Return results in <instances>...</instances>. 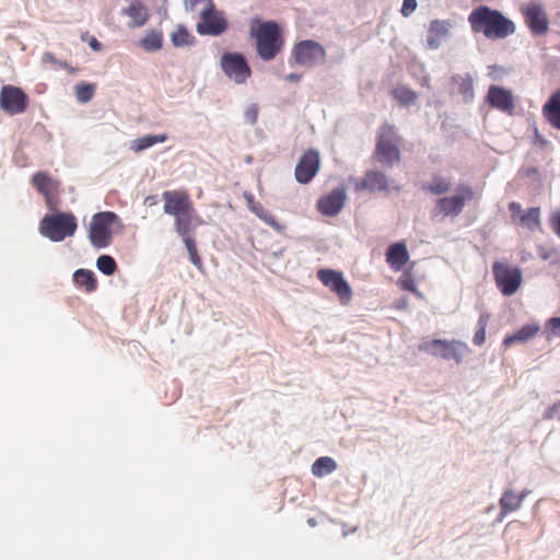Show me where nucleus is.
<instances>
[{"mask_svg":"<svg viewBox=\"0 0 560 560\" xmlns=\"http://www.w3.org/2000/svg\"><path fill=\"white\" fill-rule=\"evenodd\" d=\"M474 33H481L488 39H503L516 31L514 22L501 11L488 5H479L468 15Z\"/></svg>","mask_w":560,"mask_h":560,"instance_id":"1","label":"nucleus"},{"mask_svg":"<svg viewBox=\"0 0 560 560\" xmlns=\"http://www.w3.org/2000/svg\"><path fill=\"white\" fill-rule=\"evenodd\" d=\"M250 36L255 39L257 55L264 61L275 59L284 46L281 28L275 21L260 22L250 26Z\"/></svg>","mask_w":560,"mask_h":560,"instance_id":"2","label":"nucleus"},{"mask_svg":"<svg viewBox=\"0 0 560 560\" xmlns=\"http://www.w3.org/2000/svg\"><path fill=\"white\" fill-rule=\"evenodd\" d=\"M399 141L400 138L394 126L388 124L382 125L377 131L373 160L385 168H392L401 158L398 147Z\"/></svg>","mask_w":560,"mask_h":560,"instance_id":"3","label":"nucleus"},{"mask_svg":"<svg viewBox=\"0 0 560 560\" xmlns=\"http://www.w3.org/2000/svg\"><path fill=\"white\" fill-rule=\"evenodd\" d=\"M78 221L71 212L46 214L39 222V232L51 242H62L74 235Z\"/></svg>","mask_w":560,"mask_h":560,"instance_id":"4","label":"nucleus"},{"mask_svg":"<svg viewBox=\"0 0 560 560\" xmlns=\"http://www.w3.org/2000/svg\"><path fill=\"white\" fill-rule=\"evenodd\" d=\"M120 218L112 212L104 211L92 217L89 228V238L96 248H105L112 243L115 230L121 229Z\"/></svg>","mask_w":560,"mask_h":560,"instance_id":"5","label":"nucleus"},{"mask_svg":"<svg viewBox=\"0 0 560 560\" xmlns=\"http://www.w3.org/2000/svg\"><path fill=\"white\" fill-rule=\"evenodd\" d=\"M419 351L425 352L434 358L443 360H454L460 364L466 355L471 351L468 345L457 339H432L424 340L418 346Z\"/></svg>","mask_w":560,"mask_h":560,"instance_id":"6","label":"nucleus"},{"mask_svg":"<svg viewBox=\"0 0 560 560\" xmlns=\"http://www.w3.org/2000/svg\"><path fill=\"white\" fill-rule=\"evenodd\" d=\"M325 60V48L319 43L312 39H305L296 43L291 50V65L312 68L324 63Z\"/></svg>","mask_w":560,"mask_h":560,"instance_id":"7","label":"nucleus"},{"mask_svg":"<svg viewBox=\"0 0 560 560\" xmlns=\"http://www.w3.org/2000/svg\"><path fill=\"white\" fill-rule=\"evenodd\" d=\"M492 272L495 284L504 296H511L518 290L523 279L520 267L494 261Z\"/></svg>","mask_w":560,"mask_h":560,"instance_id":"8","label":"nucleus"},{"mask_svg":"<svg viewBox=\"0 0 560 560\" xmlns=\"http://www.w3.org/2000/svg\"><path fill=\"white\" fill-rule=\"evenodd\" d=\"M229 27V22L222 11L217 10L215 4L205 7L200 12V21L196 31L200 35L219 36Z\"/></svg>","mask_w":560,"mask_h":560,"instance_id":"9","label":"nucleus"},{"mask_svg":"<svg viewBox=\"0 0 560 560\" xmlns=\"http://www.w3.org/2000/svg\"><path fill=\"white\" fill-rule=\"evenodd\" d=\"M220 66L224 74L236 84H244L252 75V69L240 52H224Z\"/></svg>","mask_w":560,"mask_h":560,"instance_id":"10","label":"nucleus"},{"mask_svg":"<svg viewBox=\"0 0 560 560\" xmlns=\"http://www.w3.org/2000/svg\"><path fill=\"white\" fill-rule=\"evenodd\" d=\"M354 189L357 191L366 190L371 194H388L390 190L399 191L400 187L393 178H388L383 171L378 168H372L365 173L363 178L355 182Z\"/></svg>","mask_w":560,"mask_h":560,"instance_id":"11","label":"nucleus"},{"mask_svg":"<svg viewBox=\"0 0 560 560\" xmlns=\"http://www.w3.org/2000/svg\"><path fill=\"white\" fill-rule=\"evenodd\" d=\"M28 106V96L14 85H3L0 91V108L9 115H18Z\"/></svg>","mask_w":560,"mask_h":560,"instance_id":"12","label":"nucleus"},{"mask_svg":"<svg viewBox=\"0 0 560 560\" xmlns=\"http://www.w3.org/2000/svg\"><path fill=\"white\" fill-rule=\"evenodd\" d=\"M462 195L439 198L433 209V215L444 214L445 217H457L464 209L467 199L472 198V189L470 186L460 188Z\"/></svg>","mask_w":560,"mask_h":560,"instance_id":"13","label":"nucleus"},{"mask_svg":"<svg viewBox=\"0 0 560 560\" xmlns=\"http://www.w3.org/2000/svg\"><path fill=\"white\" fill-rule=\"evenodd\" d=\"M32 184L44 196L47 207L54 210L59 203L60 183L46 172L35 173Z\"/></svg>","mask_w":560,"mask_h":560,"instance_id":"14","label":"nucleus"},{"mask_svg":"<svg viewBox=\"0 0 560 560\" xmlns=\"http://www.w3.org/2000/svg\"><path fill=\"white\" fill-rule=\"evenodd\" d=\"M320 167L319 153L316 150H307L300 158L294 176L298 183L308 184L318 173Z\"/></svg>","mask_w":560,"mask_h":560,"instance_id":"15","label":"nucleus"},{"mask_svg":"<svg viewBox=\"0 0 560 560\" xmlns=\"http://www.w3.org/2000/svg\"><path fill=\"white\" fill-rule=\"evenodd\" d=\"M508 209L511 212V219L513 222H517L521 226L532 232L540 229L541 220L539 207H532L527 210H523L520 202L511 201L508 205Z\"/></svg>","mask_w":560,"mask_h":560,"instance_id":"16","label":"nucleus"},{"mask_svg":"<svg viewBox=\"0 0 560 560\" xmlns=\"http://www.w3.org/2000/svg\"><path fill=\"white\" fill-rule=\"evenodd\" d=\"M164 212L170 215H177L187 210H194L189 194L184 189L166 190L163 192Z\"/></svg>","mask_w":560,"mask_h":560,"instance_id":"17","label":"nucleus"},{"mask_svg":"<svg viewBox=\"0 0 560 560\" xmlns=\"http://www.w3.org/2000/svg\"><path fill=\"white\" fill-rule=\"evenodd\" d=\"M526 25L530 32L540 36L547 33L549 28V20L542 5L539 3H530L523 10Z\"/></svg>","mask_w":560,"mask_h":560,"instance_id":"18","label":"nucleus"},{"mask_svg":"<svg viewBox=\"0 0 560 560\" xmlns=\"http://www.w3.org/2000/svg\"><path fill=\"white\" fill-rule=\"evenodd\" d=\"M486 102L490 107L508 114H512L515 107L512 92L503 86L494 84L489 86Z\"/></svg>","mask_w":560,"mask_h":560,"instance_id":"19","label":"nucleus"},{"mask_svg":"<svg viewBox=\"0 0 560 560\" xmlns=\"http://www.w3.org/2000/svg\"><path fill=\"white\" fill-rule=\"evenodd\" d=\"M529 493L530 491L527 489L522 490L520 493L512 488L505 489L499 500L500 513L497 522H502L509 513L517 511Z\"/></svg>","mask_w":560,"mask_h":560,"instance_id":"20","label":"nucleus"},{"mask_svg":"<svg viewBox=\"0 0 560 560\" xmlns=\"http://www.w3.org/2000/svg\"><path fill=\"white\" fill-rule=\"evenodd\" d=\"M346 198L345 189H334L318 199L317 210L324 215L334 217L342 209Z\"/></svg>","mask_w":560,"mask_h":560,"instance_id":"21","label":"nucleus"},{"mask_svg":"<svg viewBox=\"0 0 560 560\" xmlns=\"http://www.w3.org/2000/svg\"><path fill=\"white\" fill-rule=\"evenodd\" d=\"M317 278L325 287L338 294L341 300L349 293V285L341 272L331 269H319L317 271Z\"/></svg>","mask_w":560,"mask_h":560,"instance_id":"22","label":"nucleus"},{"mask_svg":"<svg viewBox=\"0 0 560 560\" xmlns=\"http://www.w3.org/2000/svg\"><path fill=\"white\" fill-rule=\"evenodd\" d=\"M386 262L395 271H400L409 260V252L404 242L390 244L385 253Z\"/></svg>","mask_w":560,"mask_h":560,"instance_id":"23","label":"nucleus"},{"mask_svg":"<svg viewBox=\"0 0 560 560\" xmlns=\"http://www.w3.org/2000/svg\"><path fill=\"white\" fill-rule=\"evenodd\" d=\"M121 13L130 19L128 27L138 28L143 26L149 18L148 8L138 0H133L127 8H124Z\"/></svg>","mask_w":560,"mask_h":560,"instance_id":"24","label":"nucleus"},{"mask_svg":"<svg viewBox=\"0 0 560 560\" xmlns=\"http://www.w3.org/2000/svg\"><path fill=\"white\" fill-rule=\"evenodd\" d=\"M541 113L548 124L560 130V90L555 91L542 105Z\"/></svg>","mask_w":560,"mask_h":560,"instance_id":"25","label":"nucleus"},{"mask_svg":"<svg viewBox=\"0 0 560 560\" xmlns=\"http://www.w3.org/2000/svg\"><path fill=\"white\" fill-rule=\"evenodd\" d=\"M451 23L446 20H433L430 23L429 35L427 44L430 49H438L442 40H444L450 33Z\"/></svg>","mask_w":560,"mask_h":560,"instance_id":"26","label":"nucleus"},{"mask_svg":"<svg viewBox=\"0 0 560 560\" xmlns=\"http://www.w3.org/2000/svg\"><path fill=\"white\" fill-rule=\"evenodd\" d=\"M244 198L246 200L248 209L255 213L258 218H260L266 224L271 226L273 230L281 232L283 230V225H281L276 218L268 212L261 203L255 200V197L250 192H245Z\"/></svg>","mask_w":560,"mask_h":560,"instance_id":"27","label":"nucleus"},{"mask_svg":"<svg viewBox=\"0 0 560 560\" xmlns=\"http://www.w3.org/2000/svg\"><path fill=\"white\" fill-rule=\"evenodd\" d=\"M195 213H196V211L194 209V210H187L186 212L174 215L175 230L183 240L191 237L190 234L195 228L194 222H192L194 218H195Z\"/></svg>","mask_w":560,"mask_h":560,"instance_id":"28","label":"nucleus"},{"mask_svg":"<svg viewBox=\"0 0 560 560\" xmlns=\"http://www.w3.org/2000/svg\"><path fill=\"white\" fill-rule=\"evenodd\" d=\"M421 189L425 192L441 196L452 190V183L446 177L433 175L431 182L423 184Z\"/></svg>","mask_w":560,"mask_h":560,"instance_id":"29","label":"nucleus"},{"mask_svg":"<svg viewBox=\"0 0 560 560\" xmlns=\"http://www.w3.org/2000/svg\"><path fill=\"white\" fill-rule=\"evenodd\" d=\"M538 330H539L538 325H535V324L524 325L516 332H514L510 336H506L503 339V345L505 347H510V346L514 345L515 342H525V341L529 340L530 338H533Z\"/></svg>","mask_w":560,"mask_h":560,"instance_id":"30","label":"nucleus"},{"mask_svg":"<svg viewBox=\"0 0 560 560\" xmlns=\"http://www.w3.org/2000/svg\"><path fill=\"white\" fill-rule=\"evenodd\" d=\"M452 83L458 86V92L463 95L465 102L474 98V80L469 73L452 75Z\"/></svg>","mask_w":560,"mask_h":560,"instance_id":"31","label":"nucleus"},{"mask_svg":"<svg viewBox=\"0 0 560 560\" xmlns=\"http://www.w3.org/2000/svg\"><path fill=\"white\" fill-rule=\"evenodd\" d=\"M73 281L88 293L95 291L97 288V280L94 272L88 269H78L73 273Z\"/></svg>","mask_w":560,"mask_h":560,"instance_id":"32","label":"nucleus"},{"mask_svg":"<svg viewBox=\"0 0 560 560\" xmlns=\"http://www.w3.org/2000/svg\"><path fill=\"white\" fill-rule=\"evenodd\" d=\"M167 140V136L165 133L162 135H148L141 138H137L131 142V150L135 152H141L148 148L156 143H163Z\"/></svg>","mask_w":560,"mask_h":560,"instance_id":"33","label":"nucleus"},{"mask_svg":"<svg viewBox=\"0 0 560 560\" xmlns=\"http://www.w3.org/2000/svg\"><path fill=\"white\" fill-rule=\"evenodd\" d=\"M162 45L163 35L162 32L158 30H151L140 40V46L149 52L160 50L162 48Z\"/></svg>","mask_w":560,"mask_h":560,"instance_id":"34","label":"nucleus"},{"mask_svg":"<svg viewBox=\"0 0 560 560\" xmlns=\"http://www.w3.org/2000/svg\"><path fill=\"white\" fill-rule=\"evenodd\" d=\"M337 467L336 462L328 456L317 458L312 465V474L316 477H324L332 472Z\"/></svg>","mask_w":560,"mask_h":560,"instance_id":"35","label":"nucleus"},{"mask_svg":"<svg viewBox=\"0 0 560 560\" xmlns=\"http://www.w3.org/2000/svg\"><path fill=\"white\" fill-rule=\"evenodd\" d=\"M394 98L404 106H410L417 101V93L407 86H397L393 90Z\"/></svg>","mask_w":560,"mask_h":560,"instance_id":"36","label":"nucleus"},{"mask_svg":"<svg viewBox=\"0 0 560 560\" xmlns=\"http://www.w3.org/2000/svg\"><path fill=\"white\" fill-rule=\"evenodd\" d=\"M171 40L174 46H190L195 44V37L184 26H178L172 34Z\"/></svg>","mask_w":560,"mask_h":560,"instance_id":"37","label":"nucleus"},{"mask_svg":"<svg viewBox=\"0 0 560 560\" xmlns=\"http://www.w3.org/2000/svg\"><path fill=\"white\" fill-rule=\"evenodd\" d=\"M489 322L488 314H481L477 322V330L474 335L472 342L476 346H482L486 341V328Z\"/></svg>","mask_w":560,"mask_h":560,"instance_id":"38","label":"nucleus"},{"mask_svg":"<svg viewBox=\"0 0 560 560\" xmlns=\"http://www.w3.org/2000/svg\"><path fill=\"white\" fill-rule=\"evenodd\" d=\"M97 269L106 276H112L117 269V264L112 256L102 255L96 260Z\"/></svg>","mask_w":560,"mask_h":560,"instance_id":"39","label":"nucleus"},{"mask_svg":"<svg viewBox=\"0 0 560 560\" xmlns=\"http://www.w3.org/2000/svg\"><path fill=\"white\" fill-rule=\"evenodd\" d=\"M75 96L77 100L80 103H88L92 100L94 92H95V85L89 84V83H79L75 85Z\"/></svg>","mask_w":560,"mask_h":560,"instance_id":"40","label":"nucleus"},{"mask_svg":"<svg viewBox=\"0 0 560 560\" xmlns=\"http://www.w3.org/2000/svg\"><path fill=\"white\" fill-rule=\"evenodd\" d=\"M186 247H187V250H188V254H189V258H190V261L198 268V269H202V260L198 254V250H197V247H196V244H195V241L191 238V237H188V238H185L183 240Z\"/></svg>","mask_w":560,"mask_h":560,"instance_id":"41","label":"nucleus"},{"mask_svg":"<svg viewBox=\"0 0 560 560\" xmlns=\"http://www.w3.org/2000/svg\"><path fill=\"white\" fill-rule=\"evenodd\" d=\"M397 283L405 291L417 292V285L415 283V280H413L412 276L409 272H407V271H405L398 278V282Z\"/></svg>","mask_w":560,"mask_h":560,"instance_id":"42","label":"nucleus"},{"mask_svg":"<svg viewBox=\"0 0 560 560\" xmlns=\"http://www.w3.org/2000/svg\"><path fill=\"white\" fill-rule=\"evenodd\" d=\"M544 419L551 420L558 419L560 421V401L555 402L544 412Z\"/></svg>","mask_w":560,"mask_h":560,"instance_id":"43","label":"nucleus"},{"mask_svg":"<svg viewBox=\"0 0 560 560\" xmlns=\"http://www.w3.org/2000/svg\"><path fill=\"white\" fill-rule=\"evenodd\" d=\"M417 8V0H404L400 12L404 16H409Z\"/></svg>","mask_w":560,"mask_h":560,"instance_id":"44","label":"nucleus"},{"mask_svg":"<svg viewBox=\"0 0 560 560\" xmlns=\"http://www.w3.org/2000/svg\"><path fill=\"white\" fill-rule=\"evenodd\" d=\"M205 3L206 7H210V4H214L213 0H185V8L188 11H195L198 4Z\"/></svg>","mask_w":560,"mask_h":560,"instance_id":"45","label":"nucleus"},{"mask_svg":"<svg viewBox=\"0 0 560 560\" xmlns=\"http://www.w3.org/2000/svg\"><path fill=\"white\" fill-rule=\"evenodd\" d=\"M548 327L552 335L560 337V317H551L548 320Z\"/></svg>","mask_w":560,"mask_h":560,"instance_id":"46","label":"nucleus"},{"mask_svg":"<svg viewBox=\"0 0 560 560\" xmlns=\"http://www.w3.org/2000/svg\"><path fill=\"white\" fill-rule=\"evenodd\" d=\"M550 225L553 232L560 237V211L552 213L550 218Z\"/></svg>","mask_w":560,"mask_h":560,"instance_id":"47","label":"nucleus"},{"mask_svg":"<svg viewBox=\"0 0 560 560\" xmlns=\"http://www.w3.org/2000/svg\"><path fill=\"white\" fill-rule=\"evenodd\" d=\"M534 137H535V144H538L540 148H546L550 142L549 140H547L544 136H541L538 131L537 128H535V131H534Z\"/></svg>","mask_w":560,"mask_h":560,"instance_id":"48","label":"nucleus"},{"mask_svg":"<svg viewBox=\"0 0 560 560\" xmlns=\"http://www.w3.org/2000/svg\"><path fill=\"white\" fill-rule=\"evenodd\" d=\"M393 306H394V308L399 310V311L406 310L408 306V298L407 296L399 298L398 300H396L394 302Z\"/></svg>","mask_w":560,"mask_h":560,"instance_id":"49","label":"nucleus"},{"mask_svg":"<svg viewBox=\"0 0 560 560\" xmlns=\"http://www.w3.org/2000/svg\"><path fill=\"white\" fill-rule=\"evenodd\" d=\"M89 45L95 51H98L102 49V44L94 36L90 37Z\"/></svg>","mask_w":560,"mask_h":560,"instance_id":"50","label":"nucleus"},{"mask_svg":"<svg viewBox=\"0 0 560 560\" xmlns=\"http://www.w3.org/2000/svg\"><path fill=\"white\" fill-rule=\"evenodd\" d=\"M301 80V75L298 73H290L284 77V81L287 82H295L298 83Z\"/></svg>","mask_w":560,"mask_h":560,"instance_id":"51","label":"nucleus"},{"mask_svg":"<svg viewBox=\"0 0 560 560\" xmlns=\"http://www.w3.org/2000/svg\"><path fill=\"white\" fill-rule=\"evenodd\" d=\"M526 177H535L539 176V171L537 167H529L525 171Z\"/></svg>","mask_w":560,"mask_h":560,"instance_id":"52","label":"nucleus"},{"mask_svg":"<svg viewBox=\"0 0 560 560\" xmlns=\"http://www.w3.org/2000/svg\"><path fill=\"white\" fill-rule=\"evenodd\" d=\"M44 59H45V60H50V61H54V60H55V59H54V56H52L51 54H49V52H46V54L44 55Z\"/></svg>","mask_w":560,"mask_h":560,"instance_id":"53","label":"nucleus"},{"mask_svg":"<svg viewBox=\"0 0 560 560\" xmlns=\"http://www.w3.org/2000/svg\"><path fill=\"white\" fill-rule=\"evenodd\" d=\"M541 258H542L544 260H546V259H548V258H549V255H548V254H541Z\"/></svg>","mask_w":560,"mask_h":560,"instance_id":"54","label":"nucleus"},{"mask_svg":"<svg viewBox=\"0 0 560 560\" xmlns=\"http://www.w3.org/2000/svg\"><path fill=\"white\" fill-rule=\"evenodd\" d=\"M153 197H147V200H150L151 205H154Z\"/></svg>","mask_w":560,"mask_h":560,"instance_id":"55","label":"nucleus"},{"mask_svg":"<svg viewBox=\"0 0 560 560\" xmlns=\"http://www.w3.org/2000/svg\"><path fill=\"white\" fill-rule=\"evenodd\" d=\"M153 197H147V200H150L151 205H154Z\"/></svg>","mask_w":560,"mask_h":560,"instance_id":"56","label":"nucleus"},{"mask_svg":"<svg viewBox=\"0 0 560 560\" xmlns=\"http://www.w3.org/2000/svg\"><path fill=\"white\" fill-rule=\"evenodd\" d=\"M153 197H147V200H150L151 205H154Z\"/></svg>","mask_w":560,"mask_h":560,"instance_id":"57","label":"nucleus"}]
</instances>
